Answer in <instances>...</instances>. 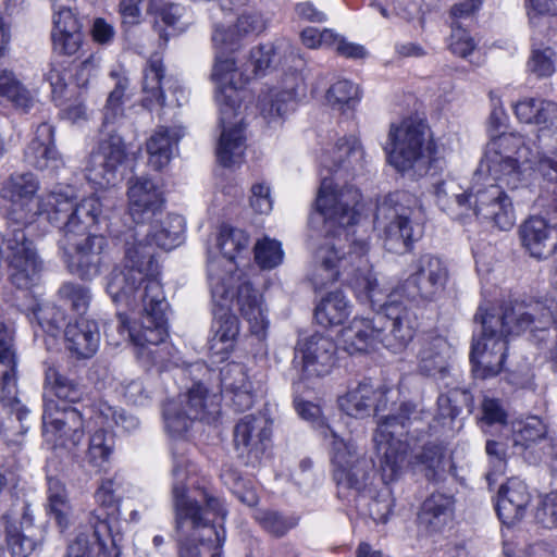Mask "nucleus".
I'll return each mask as SVG.
<instances>
[{"label":"nucleus","mask_w":557,"mask_h":557,"mask_svg":"<svg viewBox=\"0 0 557 557\" xmlns=\"http://www.w3.org/2000/svg\"><path fill=\"white\" fill-rule=\"evenodd\" d=\"M260 29L261 22L257 15L243 14L235 24L227 27L216 24L212 33L216 57L211 77L216 85L215 100L222 127L216 157L223 166H232L242 161L246 149L239 116L244 87L252 77L259 76L269 67L271 49L265 47L252 49L250 60L244 69L238 67L233 58L224 57V53L236 50L246 37Z\"/></svg>","instance_id":"f257e3e1"},{"label":"nucleus","mask_w":557,"mask_h":557,"mask_svg":"<svg viewBox=\"0 0 557 557\" xmlns=\"http://www.w3.org/2000/svg\"><path fill=\"white\" fill-rule=\"evenodd\" d=\"M157 271L150 245L127 243L124 264L115 267L107 278V292L114 302L132 306L137 299L141 301L140 314L132 323L125 314H117L119 326L127 332L138 356L146 354L153 362V348L168 337L166 302Z\"/></svg>","instance_id":"f03ea898"},{"label":"nucleus","mask_w":557,"mask_h":557,"mask_svg":"<svg viewBox=\"0 0 557 557\" xmlns=\"http://www.w3.org/2000/svg\"><path fill=\"white\" fill-rule=\"evenodd\" d=\"M475 320L481 322L482 333L473 338L470 360L473 375L486 380L503 371L508 351V336L519 335L527 330L544 333L553 322V314L541 301L515 302L505 307L498 315L480 307Z\"/></svg>","instance_id":"7ed1b4c3"},{"label":"nucleus","mask_w":557,"mask_h":557,"mask_svg":"<svg viewBox=\"0 0 557 557\" xmlns=\"http://www.w3.org/2000/svg\"><path fill=\"white\" fill-rule=\"evenodd\" d=\"M172 494L180 557H221L225 530L218 520L223 522L226 517L223 502L205 488L186 494L183 485H174Z\"/></svg>","instance_id":"20e7f679"},{"label":"nucleus","mask_w":557,"mask_h":557,"mask_svg":"<svg viewBox=\"0 0 557 557\" xmlns=\"http://www.w3.org/2000/svg\"><path fill=\"white\" fill-rule=\"evenodd\" d=\"M416 413L413 404L404 403L397 414H388L377 424L373 442L385 483L397 481L408 468L422 466L426 470L435 471L443 463L444 449L436 444L425 445L419 454L409 457V445L398 436V430L405 429Z\"/></svg>","instance_id":"39448f33"},{"label":"nucleus","mask_w":557,"mask_h":557,"mask_svg":"<svg viewBox=\"0 0 557 557\" xmlns=\"http://www.w3.org/2000/svg\"><path fill=\"white\" fill-rule=\"evenodd\" d=\"M537 163L541 169L547 164L557 171V162L546 158L537 161L536 153L527 145L523 136L507 133L488 141L474 175L517 189L528 181Z\"/></svg>","instance_id":"423d86ee"},{"label":"nucleus","mask_w":557,"mask_h":557,"mask_svg":"<svg viewBox=\"0 0 557 557\" xmlns=\"http://www.w3.org/2000/svg\"><path fill=\"white\" fill-rule=\"evenodd\" d=\"M537 163L541 169L547 164L557 171V162L546 158L537 161L536 153L527 145L523 136L507 133L488 141L474 175L517 189L528 181Z\"/></svg>","instance_id":"0eeeda50"},{"label":"nucleus","mask_w":557,"mask_h":557,"mask_svg":"<svg viewBox=\"0 0 557 557\" xmlns=\"http://www.w3.org/2000/svg\"><path fill=\"white\" fill-rule=\"evenodd\" d=\"M384 149L388 163L401 173L425 172L436 154L430 126L412 116L391 124Z\"/></svg>","instance_id":"6e6552de"},{"label":"nucleus","mask_w":557,"mask_h":557,"mask_svg":"<svg viewBox=\"0 0 557 557\" xmlns=\"http://www.w3.org/2000/svg\"><path fill=\"white\" fill-rule=\"evenodd\" d=\"M40 182L33 173H14L0 185V197L10 202L9 218L23 225L46 219L55 197L54 187L38 194Z\"/></svg>","instance_id":"1a4fd4ad"},{"label":"nucleus","mask_w":557,"mask_h":557,"mask_svg":"<svg viewBox=\"0 0 557 557\" xmlns=\"http://www.w3.org/2000/svg\"><path fill=\"white\" fill-rule=\"evenodd\" d=\"M419 200L408 191L389 194L377 207L376 225L388 251L403 253L416 240L411 216Z\"/></svg>","instance_id":"9d476101"},{"label":"nucleus","mask_w":557,"mask_h":557,"mask_svg":"<svg viewBox=\"0 0 557 557\" xmlns=\"http://www.w3.org/2000/svg\"><path fill=\"white\" fill-rule=\"evenodd\" d=\"M54 199L45 220L61 227V238H73L91 233L99 223L102 203L91 195L75 202V195L69 186H54Z\"/></svg>","instance_id":"9b49d317"},{"label":"nucleus","mask_w":557,"mask_h":557,"mask_svg":"<svg viewBox=\"0 0 557 557\" xmlns=\"http://www.w3.org/2000/svg\"><path fill=\"white\" fill-rule=\"evenodd\" d=\"M210 287L213 302L212 337L209 349L216 361L225 360L235 347L239 334V322L231 312V304L235 298L234 288L226 287L223 277L215 273L213 267L210 270Z\"/></svg>","instance_id":"f8f14e48"},{"label":"nucleus","mask_w":557,"mask_h":557,"mask_svg":"<svg viewBox=\"0 0 557 557\" xmlns=\"http://www.w3.org/2000/svg\"><path fill=\"white\" fill-rule=\"evenodd\" d=\"M504 185L481 180L474 175L470 188V205L475 218L493 230L510 231L516 224V210L512 199L504 190Z\"/></svg>","instance_id":"ddd939ff"},{"label":"nucleus","mask_w":557,"mask_h":557,"mask_svg":"<svg viewBox=\"0 0 557 557\" xmlns=\"http://www.w3.org/2000/svg\"><path fill=\"white\" fill-rule=\"evenodd\" d=\"M59 247L69 271L82 278L91 280L101 272L109 242L102 234L87 233L72 239L61 238Z\"/></svg>","instance_id":"4468645a"},{"label":"nucleus","mask_w":557,"mask_h":557,"mask_svg":"<svg viewBox=\"0 0 557 557\" xmlns=\"http://www.w3.org/2000/svg\"><path fill=\"white\" fill-rule=\"evenodd\" d=\"M214 396L200 383L194 384L176 399L168 400L163 407L166 431L172 435H182L193 421L206 420L215 412Z\"/></svg>","instance_id":"2eb2a0df"},{"label":"nucleus","mask_w":557,"mask_h":557,"mask_svg":"<svg viewBox=\"0 0 557 557\" xmlns=\"http://www.w3.org/2000/svg\"><path fill=\"white\" fill-rule=\"evenodd\" d=\"M361 194L352 186L341 188L324 177L315 199V211L325 222L346 227L358 222L361 213Z\"/></svg>","instance_id":"dca6fc26"},{"label":"nucleus","mask_w":557,"mask_h":557,"mask_svg":"<svg viewBox=\"0 0 557 557\" xmlns=\"http://www.w3.org/2000/svg\"><path fill=\"white\" fill-rule=\"evenodd\" d=\"M369 251L367 240L354 242L347 253L339 255L335 244L325 243L314 255V263L309 280L315 289H323L338 281L342 273L355 267L356 259L366 261Z\"/></svg>","instance_id":"f3484780"},{"label":"nucleus","mask_w":557,"mask_h":557,"mask_svg":"<svg viewBox=\"0 0 557 557\" xmlns=\"http://www.w3.org/2000/svg\"><path fill=\"white\" fill-rule=\"evenodd\" d=\"M448 280L447 264L437 256L424 253L410 264L404 292L410 297L433 301L444 293Z\"/></svg>","instance_id":"a211bd4d"},{"label":"nucleus","mask_w":557,"mask_h":557,"mask_svg":"<svg viewBox=\"0 0 557 557\" xmlns=\"http://www.w3.org/2000/svg\"><path fill=\"white\" fill-rule=\"evenodd\" d=\"M332 474L338 486L360 488L369 474V462L352 441H345L331 431Z\"/></svg>","instance_id":"6ab92c4d"},{"label":"nucleus","mask_w":557,"mask_h":557,"mask_svg":"<svg viewBox=\"0 0 557 557\" xmlns=\"http://www.w3.org/2000/svg\"><path fill=\"white\" fill-rule=\"evenodd\" d=\"M44 437L52 447H76L84 437V419L73 407L47 406L42 414Z\"/></svg>","instance_id":"aec40b11"},{"label":"nucleus","mask_w":557,"mask_h":557,"mask_svg":"<svg viewBox=\"0 0 557 557\" xmlns=\"http://www.w3.org/2000/svg\"><path fill=\"white\" fill-rule=\"evenodd\" d=\"M127 158L126 146L117 134L102 138L89 157L86 176L89 182L103 188L115 181L117 169Z\"/></svg>","instance_id":"412c9836"},{"label":"nucleus","mask_w":557,"mask_h":557,"mask_svg":"<svg viewBox=\"0 0 557 557\" xmlns=\"http://www.w3.org/2000/svg\"><path fill=\"white\" fill-rule=\"evenodd\" d=\"M384 318L377 314L373 319L355 317L338 335V345L349 355L368 354L382 345Z\"/></svg>","instance_id":"4be33fe9"},{"label":"nucleus","mask_w":557,"mask_h":557,"mask_svg":"<svg viewBox=\"0 0 557 557\" xmlns=\"http://www.w3.org/2000/svg\"><path fill=\"white\" fill-rule=\"evenodd\" d=\"M301 84V76L290 73L285 75L277 86L272 87L260 97V113L269 126L281 125L285 116L294 110L297 89Z\"/></svg>","instance_id":"5701e85b"},{"label":"nucleus","mask_w":557,"mask_h":557,"mask_svg":"<svg viewBox=\"0 0 557 557\" xmlns=\"http://www.w3.org/2000/svg\"><path fill=\"white\" fill-rule=\"evenodd\" d=\"M349 284L356 298L360 302L369 305L372 309L380 308L386 311L387 306L396 305L395 301L391 300L394 294L391 286L386 281H380L376 277L367 257L363 263L356 259Z\"/></svg>","instance_id":"b1692460"},{"label":"nucleus","mask_w":557,"mask_h":557,"mask_svg":"<svg viewBox=\"0 0 557 557\" xmlns=\"http://www.w3.org/2000/svg\"><path fill=\"white\" fill-rule=\"evenodd\" d=\"M393 394L396 392L386 386H374L371 382L363 381L350 388L338 403L348 416L363 418L372 411L379 413L386 410Z\"/></svg>","instance_id":"393cba45"},{"label":"nucleus","mask_w":557,"mask_h":557,"mask_svg":"<svg viewBox=\"0 0 557 557\" xmlns=\"http://www.w3.org/2000/svg\"><path fill=\"white\" fill-rule=\"evenodd\" d=\"M128 212L136 223L151 222L164 207L161 189L149 178L137 177L128 182Z\"/></svg>","instance_id":"a878e982"},{"label":"nucleus","mask_w":557,"mask_h":557,"mask_svg":"<svg viewBox=\"0 0 557 557\" xmlns=\"http://www.w3.org/2000/svg\"><path fill=\"white\" fill-rule=\"evenodd\" d=\"M334 342L320 334H313L297 344V357L301 358L302 371L308 376H323L335 364Z\"/></svg>","instance_id":"bb28decb"},{"label":"nucleus","mask_w":557,"mask_h":557,"mask_svg":"<svg viewBox=\"0 0 557 557\" xmlns=\"http://www.w3.org/2000/svg\"><path fill=\"white\" fill-rule=\"evenodd\" d=\"M249 245V236L246 232L223 225L220 228L218 236V246L221 250L226 264L222 261L210 262L208 268V276L210 277V270L213 267L215 273L223 277L226 287L235 288V284L240 281V275L234 273L233 262L237 255L246 250Z\"/></svg>","instance_id":"cd10ccee"},{"label":"nucleus","mask_w":557,"mask_h":557,"mask_svg":"<svg viewBox=\"0 0 557 557\" xmlns=\"http://www.w3.org/2000/svg\"><path fill=\"white\" fill-rule=\"evenodd\" d=\"M519 237L525 251L542 260L552 256L557 249V233L544 218L532 215L519 227Z\"/></svg>","instance_id":"c85d7f7f"},{"label":"nucleus","mask_w":557,"mask_h":557,"mask_svg":"<svg viewBox=\"0 0 557 557\" xmlns=\"http://www.w3.org/2000/svg\"><path fill=\"white\" fill-rule=\"evenodd\" d=\"M271 435L272 421L265 414H247L235 426L234 443L243 454L258 456L265 449Z\"/></svg>","instance_id":"c756f323"},{"label":"nucleus","mask_w":557,"mask_h":557,"mask_svg":"<svg viewBox=\"0 0 557 557\" xmlns=\"http://www.w3.org/2000/svg\"><path fill=\"white\" fill-rule=\"evenodd\" d=\"M26 162L40 171L54 172L64 165L63 158L54 146V128L48 123L40 124L35 138L25 151Z\"/></svg>","instance_id":"7c9ffc66"},{"label":"nucleus","mask_w":557,"mask_h":557,"mask_svg":"<svg viewBox=\"0 0 557 557\" xmlns=\"http://www.w3.org/2000/svg\"><path fill=\"white\" fill-rule=\"evenodd\" d=\"M454 355L453 346L442 336L424 338L417 352L418 372L425 376H445Z\"/></svg>","instance_id":"2f4dec72"},{"label":"nucleus","mask_w":557,"mask_h":557,"mask_svg":"<svg viewBox=\"0 0 557 557\" xmlns=\"http://www.w3.org/2000/svg\"><path fill=\"white\" fill-rule=\"evenodd\" d=\"M381 315L384 320L386 319L391 322L389 332L385 333V329L382 331V345L393 352L404 350L412 341L416 332L412 312L406 307L396 304L395 306H387L386 311Z\"/></svg>","instance_id":"473e14b6"},{"label":"nucleus","mask_w":557,"mask_h":557,"mask_svg":"<svg viewBox=\"0 0 557 557\" xmlns=\"http://www.w3.org/2000/svg\"><path fill=\"white\" fill-rule=\"evenodd\" d=\"M0 364L7 370L1 377V403L8 407H14L17 400L16 368L17 356L14 348V334L2 321H0Z\"/></svg>","instance_id":"72a5a7b5"},{"label":"nucleus","mask_w":557,"mask_h":557,"mask_svg":"<svg viewBox=\"0 0 557 557\" xmlns=\"http://www.w3.org/2000/svg\"><path fill=\"white\" fill-rule=\"evenodd\" d=\"M530 500L531 494L527 484L518 478L509 479L498 492L496 510L499 519L508 525L519 521Z\"/></svg>","instance_id":"f704fd0d"},{"label":"nucleus","mask_w":557,"mask_h":557,"mask_svg":"<svg viewBox=\"0 0 557 557\" xmlns=\"http://www.w3.org/2000/svg\"><path fill=\"white\" fill-rule=\"evenodd\" d=\"M221 384L236 410H246L252 406L253 384L242 363L226 364L221 370Z\"/></svg>","instance_id":"c9c22d12"},{"label":"nucleus","mask_w":557,"mask_h":557,"mask_svg":"<svg viewBox=\"0 0 557 557\" xmlns=\"http://www.w3.org/2000/svg\"><path fill=\"white\" fill-rule=\"evenodd\" d=\"M99 343L100 333L94 321L81 318L65 329L66 348L77 358L92 357L99 348Z\"/></svg>","instance_id":"e433bc0d"},{"label":"nucleus","mask_w":557,"mask_h":557,"mask_svg":"<svg viewBox=\"0 0 557 557\" xmlns=\"http://www.w3.org/2000/svg\"><path fill=\"white\" fill-rule=\"evenodd\" d=\"M185 135L182 126L158 127L146 141L148 163L154 170H161L169 164L173 149Z\"/></svg>","instance_id":"4c0bfd02"},{"label":"nucleus","mask_w":557,"mask_h":557,"mask_svg":"<svg viewBox=\"0 0 557 557\" xmlns=\"http://www.w3.org/2000/svg\"><path fill=\"white\" fill-rule=\"evenodd\" d=\"M237 288V304L243 317L249 323L250 332L259 339L267 336L269 321L262 308L261 297L248 283L235 284Z\"/></svg>","instance_id":"58836bf2"},{"label":"nucleus","mask_w":557,"mask_h":557,"mask_svg":"<svg viewBox=\"0 0 557 557\" xmlns=\"http://www.w3.org/2000/svg\"><path fill=\"white\" fill-rule=\"evenodd\" d=\"M145 236L156 246L171 250L182 242L185 221L181 215L170 214L163 221L152 220Z\"/></svg>","instance_id":"ea45409f"},{"label":"nucleus","mask_w":557,"mask_h":557,"mask_svg":"<svg viewBox=\"0 0 557 557\" xmlns=\"http://www.w3.org/2000/svg\"><path fill=\"white\" fill-rule=\"evenodd\" d=\"M454 499L443 494H432L422 505L419 523L430 532L441 531L451 520Z\"/></svg>","instance_id":"a19ab883"},{"label":"nucleus","mask_w":557,"mask_h":557,"mask_svg":"<svg viewBox=\"0 0 557 557\" xmlns=\"http://www.w3.org/2000/svg\"><path fill=\"white\" fill-rule=\"evenodd\" d=\"M47 509L62 531L70 527L73 507L66 487L59 479H48Z\"/></svg>","instance_id":"79ce46f5"},{"label":"nucleus","mask_w":557,"mask_h":557,"mask_svg":"<svg viewBox=\"0 0 557 557\" xmlns=\"http://www.w3.org/2000/svg\"><path fill=\"white\" fill-rule=\"evenodd\" d=\"M350 313V305L345 295L337 290L329 293L318 304L314 318L322 326H335L342 324Z\"/></svg>","instance_id":"37998d69"},{"label":"nucleus","mask_w":557,"mask_h":557,"mask_svg":"<svg viewBox=\"0 0 557 557\" xmlns=\"http://www.w3.org/2000/svg\"><path fill=\"white\" fill-rule=\"evenodd\" d=\"M511 432L515 446L525 449L545 438L547 428L539 417L532 416L513 421Z\"/></svg>","instance_id":"c03bdc74"},{"label":"nucleus","mask_w":557,"mask_h":557,"mask_svg":"<svg viewBox=\"0 0 557 557\" xmlns=\"http://www.w3.org/2000/svg\"><path fill=\"white\" fill-rule=\"evenodd\" d=\"M361 157L362 149L358 139L350 136L341 138L331 150L323 153L321 163L332 170L334 166H341L346 162L357 161Z\"/></svg>","instance_id":"a18cd8bd"},{"label":"nucleus","mask_w":557,"mask_h":557,"mask_svg":"<svg viewBox=\"0 0 557 557\" xmlns=\"http://www.w3.org/2000/svg\"><path fill=\"white\" fill-rule=\"evenodd\" d=\"M461 186L453 178L444 180L435 185L437 205L445 211L454 212V207L462 209L470 205V191L461 193Z\"/></svg>","instance_id":"49530a36"},{"label":"nucleus","mask_w":557,"mask_h":557,"mask_svg":"<svg viewBox=\"0 0 557 557\" xmlns=\"http://www.w3.org/2000/svg\"><path fill=\"white\" fill-rule=\"evenodd\" d=\"M360 98L359 87L347 79L334 83L326 94L330 106L343 112L354 109L359 103Z\"/></svg>","instance_id":"de8ad7c7"},{"label":"nucleus","mask_w":557,"mask_h":557,"mask_svg":"<svg viewBox=\"0 0 557 557\" xmlns=\"http://www.w3.org/2000/svg\"><path fill=\"white\" fill-rule=\"evenodd\" d=\"M45 384L58 398L71 403L78 401L83 392L79 386L62 373L55 367H48L45 372Z\"/></svg>","instance_id":"09e8293b"},{"label":"nucleus","mask_w":557,"mask_h":557,"mask_svg":"<svg viewBox=\"0 0 557 557\" xmlns=\"http://www.w3.org/2000/svg\"><path fill=\"white\" fill-rule=\"evenodd\" d=\"M7 100L15 107L27 109L33 103L29 91L22 85L12 72L0 73V101Z\"/></svg>","instance_id":"8fccbe9b"},{"label":"nucleus","mask_w":557,"mask_h":557,"mask_svg":"<svg viewBox=\"0 0 557 557\" xmlns=\"http://www.w3.org/2000/svg\"><path fill=\"white\" fill-rule=\"evenodd\" d=\"M164 69L159 58L152 57L144 70L143 90L147 95L146 100L164 104V95L161 88Z\"/></svg>","instance_id":"3c124183"},{"label":"nucleus","mask_w":557,"mask_h":557,"mask_svg":"<svg viewBox=\"0 0 557 557\" xmlns=\"http://www.w3.org/2000/svg\"><path fill=\"white\" fill-rule=\"evenodd\" d=\"M114 449V437L106 430L96 431L89 440L87 460L90 465L99 467L107 462Z\"/></svg>","instance_id":"603ef678"},{"label":"nucleus","mask_w":557,"mask_h":557,"mask_svg":"<svg viewBox=\"0 0 557 557\" xmlns=\"http://www.w3.org/2000/svg\"><path fill=\"white\" fill-rule=\"evenodd\" d=\"M284 251L278 240L268 236L259 239L255 245V259L262 269H273L282 263Z\"/></svg>","instance_id":"864d4df0"},{"label":"nucleus","mask_w":557,"mask_h":557,"mask_svg":"<svg viewBox=\"0 0 557 557\" xmlns=\"http://www.w3.org/2000/svg\"><path fill=\"white\" fill-rule=\"evenodd\" d=\"M95 410L98 414L100 423H103L108 426L119 425L124 430L129 431L135 429L138 424L134 417L125 414L124 410L119 409L104 400H100L96 405Z\"/></svg>","instance_id":"5fc2aeb1"},{"label":"nucleus","mask_w":557,"mask_h":557,"mask_svg":"<svg viewBox=\"0 0 557 557\" xmlns=\"http://www.w3.org/2000/svg\"><path fill=\"white\" fill-rule=\"evenodd\" d=\"M253 519L263 528L267 532L282 536L288 530H290L295 523L275 511L268 509H256L253 511Z\"/></svg>","instance_id":"6e6d98bb"},{"label":"nucleus","mask_w":557,"mask_h":557,"mask_svg":"<svg viewBox=\"0 0 557 557\" xmlns=\"http://www.w3.org/2000/svg\"><path fill=\"white\" fill-rule=\"evenodd\" d=\"M459 20L460 18H453L448 48L453 54L467 58L474 51L476 42L470 34L458 24Z\"/></svg>","instance_id":"4d7b16f0"},{"label":"nucleus","mask_w":557,"mask_h":557,"mask_svg":"<svg viewBox=\"0 0 557 557\" xmlns=\"http://www.w3.org/2000/svg\"><path fill=\"white\" fill-rule=\"evenodd\" d=\"M60 297L70 302L73 310L84 313L90 301L89 289L83 285L65 283L59 289Z\"/></svg>","instance_id":"13d9d810"},{"label":"nucleus","mask_w":557,"mask_h":557,"mask_svg":"<svg viewBox=\"0 0 557 557\" xmlns=\"http://www.w3.org/2000/svg\"><path fill=\"white\" fill-rule=\"evenodd\" d=\"M52 44L54 51L73 55L82 46L83 36L81 29L78 30H52L51 33Z\"/></svg>","instance_id":"bf43d9fd"},{"label":"nucleus","mask_w":557,"mask_h":557,"mask_svg":"<svg viewBox=\"0 0 557 557\" xmlns=\"http://www.w3.org/2000/svg\"><path fill=\"white\" fill-rule=\"evenodd\" d=\"M297 413L304 419L312 423V425L321 431V435L329 437L331 429L324 423L319 405L296 397L294 400Z\"/></svg>","instance_id":"052dcab7"},{"label":"nucleus","mask_w":557,"mask_h":557,"mask_svg":"<svg viewBox=\"0 0 557 557\" xmlns=\"http://www.w3.org/2000/svg\"><path fill=\"white\" fill-rule=\"evenodd\" d=\"M119 485L113 479H104L95 492L97 504L113 515L119 507L120 497L117 495Z\"/></svg>","instance_id":"680f3d73"},{"label":"nucleus","mask_w":557,"mask_h":557,"mask_svg":"<svg viewBox=\"0 0 557 557\" xmlns=\"http://www.w3.org/2000/svg\"><path fill=\"white\" fill-rule=\"evenodd\" d=\"M302 44L310 49H318L322 47L331 48L336 44L337 34L332 29L325 28L320 32L314 27H307L301 32Z\"/></svg>","instance_id":"e2e57ef3"},{"label":"nucleus","mask_w":557,"mask_h":557,"mask_svg":"<svg viewBox=\"0 0 557 557\" xmlns=\"http://www.w3.org/2000/svg\"><path fill=\"white\" fill-rule=\"evenodd\" d=\"M554 57L555 53L549 48L534 51L528 63L530 72L537 77L550 76L555 72Z\"/></svg>","instance_id":"0e129e2a"},{"label":"nucleus","mask_w":557,"mask_h":557,"mask_svg":"<svg viewBox=\"0 0 557 557\" xmlns=\"http://www.w3.org/2000/svg\"><path fill=\"white\" fill-rule=\"evenodd\" d=\"M486 454L493 470L487 473L486 479L491 481L496 474H503L507 466L506 445L502 442L490 440L485 446Z\"/></svg>","instance_id":"69168bd1"},{"label":"nucleus","mask_w":557,"mask_h":557,"mask_svg":"<svg viewBox=\"0 0 557 557\" xmlns=\"http://www.w3.org/2000/svg\"><path fill=\"white\" fill-rule=\"evenodd\" d=\"M127 87L128 79L126 77H120L107 100L104 109V124L112 122L116 116L121 115L122 99Z\"/></svg>","instance_id":"338daca9"},{"label":"nucleus","mask_w":557,"mask_h":557,"mask_svg":"<svg viewBox=\"0 0 557 557\" xmlns=\"http://www.w3.org/2000/svg\"><path fill=\"white\" fill-rule=\"evenodd\" d=\"M35 315L39 324L51 333L58 331L65 321L64 312L54 305L39 306Z\"/></svg>","instance_id":"774afa93"}]
</instances>
